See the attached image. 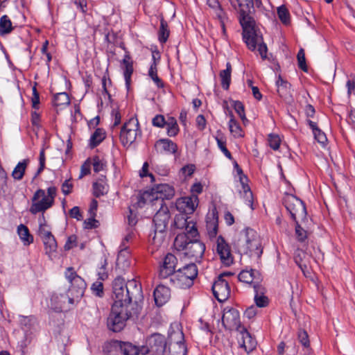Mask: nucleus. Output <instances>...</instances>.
Listing matches in <instances>:
<instances>
[{
  "mask_svg": "<svg viewBox=\"0 0 355 355\" xmlns=\"http://www.w3.org/2000/svg\"><path fill=\"white\" fill-rule=\"evenodd\" d=\"M196 167L193 164H188L181 168V172L184 176L187 178L191 176L193 173Z\"/></svg>",
  "mask_w": 355,
  "mask_h": 355,
  "instance_id": "69168bd1",
  "label": "nucleus"
},
{
  "mask_svg": "<svg viewBox=\"0 0 355 355\" xmlns=\"http://www.w3.org/2000/svg\"><path fill=\"white\" fill-rule=\"evenodd\" d=\"M216 252L223 265L230 266L233 263V257L230 246L222 236H218L216 240Z\"/></svg>",
  "mask_w": 355,
  "mask_h": 355,
  "instance_id": "aec40b11",
  "label": "nucleus"
},
{
  "mask_svg": "<svg viewBox=\"0 0 355 355\" xmlns=\"http://www.w3.org/2000/svg\"><path fill=\"white\" fill-rule=\"evenodd\" d=\"M13 28L12 22L7 15H3L0 18V35H3L10 33Z\"/></svg>",
  "mask_w": 355,
  "mask_h": 355,
  "instance_id": "37998d69",
  "label": "nucleus"
},
{
  "mask_svg": "<svg viewBox=\"0 0 355 355\" xmlns=\"http://www.w3.org/2000/svg\"><path fill=\"white\" fill-rule=\"evenodd\" d=\"M298 339L300 343L307 350H310V342L309 339V335L305 330L300 329L298 332Z\"/></svg>",
  "mask_w": 355,
  "mask_h": 355,
  "instance_id": "864d4df0",
  "label": "nucleus"
},
{
  "mask_svg": "<svg viewBox=\"0 0 355 355\" xmlns=\"http://www.w3.org/2000/svg\"><path fill=\"white\" fill-rule=\"evenodd\" d=\"M90 166H92L94 175H99L101 177H105L107 171V162L103 153H97L90 157Z\"/></svg>",
  "mask_w": 355,
  "mask_h": 355,
  "instance_id": "4be33fe9",
  "label": "nucleus"
},
{
  "mask_svg": "<svg viewBox=\"0 0 355 355\" xmlns=\"http://www.w3.org/2000/svg\"><path fill=\"white\" fill-rule=\"evenodd\" d=\"M182 234H186L189 237L194 238L198 234V230L196 227L195 223L189 220L187 226H185V230Z\"/></svg>",
  "mask_w": 355,
  "mask_h": 355,
  "instance_id": "6e6d98bb",
  "label": "nucleus"
},
{
  "mask_svg": "<svg viewBox=\"0 0 355 355\" xmlns=\"http://www.w3.org/2000/svg\"><path fill=\"white\" fill-rule=\"evenodd\" d=\"M276 85L277 87V92L282 98H284L286 100L291 98L292 94L291 92L290 83L283 80L279 76L276 81Z\"/></svg>",
  "mask_w": 355,
  "mask_h": 355,
  "instance_id": "7c9ffc66",
  "label": "nucleus"
},
{
  "mask_svg": "<svg viewBox=\"0 0 355 355\" xmlns=\"http://www.w3.org/2000/svg\"><path fill=\"white\" fill-rule=\"evenodd\" d=\"M177 263V258L173 254L168 253L160 264L159 276L165 279L174 274Z\"/></svg>",
  "mask_w": 355,
  "mask_h": 355,
  "instance_id": "412c9836",
  "label": "nucleus"
},
{
  "mask_svg": "<svg viewBox=\"0 0 355 355\" xmlns=\"http://www.w3.org/2000/svg\"><path fill=\"white\" fill-rule=\"evenodd\" d=\"M17 232L24 245H29L33 241V238L30 234L28 227L24 225L21 224L18 226Z\"/></svg>",
  "mask_w": 355,
  "mask_h": 355,
  "instance_id": "ea45409f",
  "label": "nucleus"
},
{
  "mask_svg": "<svg viewBox=\"0 0 355 355\" xmlns=\"http://www.w3.org/2000/svg\"><path fill=\"white\" fill-rule=\"evenodd\" d=\"M139 350L141 354L164 355L166 353L164 336L159 334L151 335L147 340V345L142 346Z\"/></svg>",
  "mask_w": 355,
  "mask_h": 355,
  "instance_id": "9b49d317",
  "label": "nucleus"
},
{
  "mask_svg": "<svg viewBox=\"0 0 355 355\" xmlns=\"http://www.w3.org/2000/svg\"><path fill=\"white\" fill-rule=\"evenodd\" d=\"M347 87L348 95L349 96H350V95L355 96V78L349 80L347 82Z\"/></svg>",
  "mask_w": 355,
  "mask_h": 355,
  "instance_id": "774afa93",
  "label": "nucleus"
},
{
  "mask_svg": "<svg viewBox=\"0 0 355 355\" xmlns=\"http://www.w3.org/2000/svg\"><path fill=\"white\" fill-rule=\"evenodd\" d=\"M69 216L76 218L77 220H82L83 219V213L80 211L79 207H73L69 211Z\"/></svg>",
  "mask_w": 355,
  "mask_h": 355,
  "instance_id": "0e129e2a",
  "label": "nucleus"
},
{
  "mask_svg": "<svg viewBox=\"0 0 355 355\" xmlns=\"http://www.w3.org/2000/svg\"><path fill=\"white\" fill-rule=\"evenodd\" d=\"M233 245L241 254L259 258L262 254L261 243L257 232L251 228H245L234 237Z\"/></svg>",
  "mask_w": 355,
  "mask_h": 355,
  "instance_id": "f257e3e1",
  "label": "nucleus"
},
{
  "mask_svg": "<svg viewBox=\"0 0 355 355\" xmlns=\"http://www.w3.org/2000/svg\"><path fill=\"white\" fill-rule=\"evenodd\" d=\"M308 255L301 250H297L295 253V261L300 266L302 271L307 268L305 260L308 258Z\"/></svg>",
  "mask_w": 355,
  "mask_h": 355,
  "instance_id": "de8ad7c7",
  "label": "nucleus"
},
{
  "mask_svg": "<svg viewBox=\"0 0 355 355\" xmlns=\"http://www.w3.org/2000/svg\"><path fill=\"white\" fill-rule=\"evenodd\" d=\"M237 333L236 337L239 346L243 348L247 353L252 352L256 347L255 340L252 338L245 327L241 328Z\"/></svg>",
  "mask_w": 355,
  "mask_h": 355,
  "instance_id": "393cba45",
  "label": "nucleus"
},
{
  "mask_svg": "<svg viewBox=\"0 0 355 355\" xmlns=\"http://www.w3.org/2000/svg\"><path fill=\"white\" fill-rule=\"evenodd\" d=\"M174 189L167 184H161L150 191H146L140 196L138 203L140 207L150 202L153 206H164V200L170 199L174 196Z\"/></svg>",
  "mask_w": 355,
  "mask_h": 355,
  "instance_id": "20e7f679",
  "label": "nucleus"
},
{
  "mask_svg": "<svg viewBox=\"0 0 355 355\" xmlns=\"http://www.w3.org/2000/svg\"><path fill=\"white\" fill-rule=\"evenodd\" d=\"M152 123L154 126L163 128L165 125L166 121L164 116L157 115L153 119Z\"/></svg>",
  "mask_w": 355,
  "mask_h": 355,
  "instance_id": "338daca9",
  "label": "nucleus"
},
{
  "mask_svg": "<svg viewBox=\"0 0 355 355\" xmlns=\"http://www.w3.org/2000/svg\"><path fill=\"white\" fill-rule=\"evenodd\" d=\"M277 15L279 19L284 24H287L290 20V15L288 9L284 6H281L277 8Z\"/></svg>",
  "mask_w": 355,
  "mask_h": 355,
  "instance_id": "603ef678",
  "label": "nucleus"
},
{
  "mask_svg": "<svg viewBox=\"0 0 355 355\" xmlns=\"http://www.w3.org/2000/svg\"><path fill=\"white\" fill-rule=\"evenodd\" d=\"M106 131L102 128H96L90 135V148L98 146L106 138Z\"/></svg>",
  "mask_w": 355,
  "mask_h": 355,
  "instance_id": "2f4dec72",
  "label": "nucleus"
},
{
  "mask_svg": "<svg viewBox=\"0 0 355 355\" xmlns=\"http://www.w3.org/2000/svg\"><path fill=\"white\" fill-rule=\"evenodd\" d=\"M239 279L246 284H251L253 282L254 279V271L250 270H243L239 275Z\"/></svg>",
  "mask_w": 355,
  "mask_h": 355,
  "instance_id": "09e8293b",
  "label": "nucleus"
},
{
  "mask_svg": "<svg viewBox=\"0 0 355 355\" xmlns=\"http://www.w3.org/2000/svg\"><path fill=\"white\" fill-rule=\"evenodd\" d=\"M237 175L239 177V180L242 185L245 198H246V205L250 207L252 209H253V199H252V193L251 192L248 184H245L247 182V177L243 173L242 169L239 167L236 169Z\"/></svg>",
  "mask_w": 355,
  "mask_h": 355,
  "instance_id": "c756f323",
  "label": "nucleus"
},
{
  "mask_svg": "<svg viewBox=\"0 0 355 355\" xmlns=\"http://www.w3.org/2000/svg\"><path fill=\"white\" fill-rule=\"evenodd\" d=\"M160 209L155 214L153 222L155 223V232H164L169 218V213L166 206H159Z\"/></svg>",
  "mask_w": 355,
  "mask_h": 355,
  "instance_id": "5701e85b",
  "label": "nucleus"
},
{
  "mask_svg": "<svg viewBox=\"0 0 355 355\" xmlns=\"http://www.w3.org/2000/svg\"><path fill=\"white\" fill-rule=\"evenodd\" d=\"M130 254L128 247L121 248L116 259V268L121 271H124L130 266Z\"/></svg>",
  "mask_w": 355,
  "mask_h": 355,
  "instance_id": "cd10ccee",
  "label": "nucleus"
},
{
  "mask_svg": "<svg viewBox=\"0 0 355 355\" xmlns=\"http://www.w3.org/2000/svg\"><path fill=\"white\" fill-rule=\"evenodd\" d=\"M164 232H155V236L152 240V245L156 250L161 248L165 243Z\"/></svg>",
  "mask_w": 355,
  "mask_h": 355,
  "instance_id": "3c124183",
  "label": "nucleus"
},
{
  "mask_svg": "<svg viewBox=\"0 0 355 355\" xmlns=\"http://www.w3.org/2000/svg\"><path fill=\"white\" fill-rule=\"evenodd\" d=\"M65 277L71 285L69 289L72 290V292L76 293V298H80L86 288L85 281L76 274L72 267L67 268Z\"/></svg>",
  "mask_w": 355,
  "mask_h": 355,
  "instance_id": "dca6fc26",
  "label": "nucleus"
},
{
  "mask_svg": "<svg viewBox=\"0 0 355 355\" xmlns=\"http://www.w3.org/2000/svg\"><path fill=\"white\" fill-rule=\"evenodd\" d=\"M239 22L243 28V39L248 49L254 51L257 47L261 58H266L267 46L263 41L261 35L257 30L253 15L249 17V19H244V21H239Z\"/></svg>",
  "mask_w": 355,
  "mask_h": 355,
  "instance_id": "7ed1b4c3",
  "label": "nucleus"
},
{
  "mask_svg": "<svg viewBox=\"0 0 355 355\" xmlns=\"http://www.w3.org/2000/svg\"><path fill=\"white\" fill-rule=\"evenodd\" d=\"M169 36V30L168 24L163 17L160 19V28L158 33L159 40L162 43H165Z\"/></svg>",
  "mask_w": 355,
  "mask_h": 355,
  "instance_id": "a18cd8bd",
  "label": "nucleus"
},
{
  "mask_svg": "<svg viewBox=\"0 0 355 355\" xmlns=\"http://www.w3.org/2000/svg\"><path fill=\"white\" fill-rule=\"evenodd\" d=\"M105 355H139V348L130 343L112 340L103 346Z\"/></svg>",
  "mask_w": 355,
  "mask_h": 355,
  "instance_id": "0eeeda50",
  "label": "nucleus"
},
{
  "mask_svg": "<svg viewBox=\"0 0 355 355\" xmlns=\"http://www.w3.org/2000/svg\"><path fill=\"white\" fill-rule=\"evenodd\" d=\"M43 243L45 247L46 253L51 256L57 250V242L53 235L42 239Z\"/></svg>",
  "mask_w": 355,
  "mask_h": 355,
  "instance_id": "a19ab883",
  "label": "nucleus"
},
{
  "mask_svg": "<svg viewBox=\"0 0 355 355\" xmlns=\"http://www.w3.org/2000/svg\"><path fill=\"white\" fill-rule=\"evenodd\" d=\"M307 122L312 129L315 139L317 140L322 146H325L327 142V138L324 132L318 128L315 122L311 120H308Z\"/></svg>",
  "mask_w": 355,
  "mask_h": 355,
  "instance_id": "72a5a7b5",
  "label": "nucleus"
},
{
  "mask_svg": "<svg viewBox=\"0 0 355 355\" xmlns=\"http://www.w3.org/2000/svg\"><path fill=\"white\" fill-rule=\"evenodd\" d=\"M94 266L96 268L97 273L101 281L92 284L91 291L92 294L97 297L102 298L104 296L103 284L101 281L107 277L105 266L107 265L106 257L102 254L99 257L94 258Z\"/></svg>",
  "mask_w": 355,
  "mask_h": 355,
  "instance_id": "6e6552de",
  "label": "nucleus"
},
{
  "mask_svg": "<svg viewBox=\"0 0 355 355\" xmlns=\"http://www.w3.org/2000/svg\"><path fill=\"white\" fill-rule=\"evenodd\" d=\"M107 185L106 183V176L101 177L98 178L93 183V194L96 197H100L107 193Z\"/></svg>",
  "mask_w": 355,
  "mask_h": 355,
  "instance_id": "473e14b6",
  "label": "nucleus"
},
{
  "mask_svg": "<svg viewBox=\"0 0 355 355\" xmlns=\"http://www.w3.org/2000/svg\"><path fill=\"white\" fill-rule=\"evenodd\" d=\"M165 125H166L167 134L168 136L173 137L178 133V125L176 120L173 117L168 118Z\"/></svg>",
  "mask_w": 355,
  "mask_h": 355,
  "instance_id": "49530a36",
  "label": "nucleus"
},
{
  "mask_svg": "<svg viewBox=\"0 0 355 355\" xmlns=\"http://www.w3.org/2000/svg\"><path fill=\"white\" fill-rule=\"evenodd\" d=\"M212 291L215 297L219 302L227 300L230 295V288L227 281L219 276L212 286Z\"/></svg>",
  "mask_w": 355,
  "mask_h": 355,
  "instance_id": "6ab92c4d",
  "label": "nucleus"
},
{
  "mask_svg": "<svg viewBox=\"0 0 355 355\" xmlns=\"http://www.w3.org/2000/svg\"><path fill=\"white\" fill-rule=\"evenodd\" d=\"M78 243L79 239L78 236L76 234H71L67 237L66 243L64 245V250L65 251H69L78 246Z\"/></svg>",
  "mask_w": 355,
  "mask_h": 355,
  "instance_id": "8fccbe9b",
  "label": "nucleus"
},
{
  "mask_svg": "<svg viewBox=\"0 0 355 355\" xmlns=\"http://www.w3.org/2000/svg\"><path fill=\"white\" fill-rule=\"evenodd\" d=\"M198 275V269L194 263L187 264L179 268L175 274L174 281L182 288H187L193 284V280Z\"/></svg>",
  "mask_w": 355,
  "mask_h": 355,
  "instance_id": "9d476101",
  "label": "nucleus"
},
{
  "mask_svg": "<svg viewBox=\"0 0 355 355\" xmlns=\"http://www.w3.org/2000/svg\"><path fill=\"white\" fill-rule=\"evenodd\" d=\"M229 128L232 135L234 137H243V130L238 123V122L234 119L233 115L230 114V119L229 121Z\"/></svg>",
  "mask_w": 355,
  "mask_h": 355,
  "instance_id": "79ce46f5",
  "label": "nucleus"
},
{
  "mask_svg": "<svg viewBox=\"0 0 355 355\" xmlns=\"http://www.w3.org/2000/svg\"><path fill=\"white\" fill-rule=\"evenodd\" d=\"M78 299L76 298V293L71 289L65 293H54L51 298V308L56 312L67 311Z\"/></svg>",
  "mask_w": 355,
  "mask_h": 355,
  "instance_id": "1a4fd4ad",
  "label": "nucleus"
},
{
  "mask_svg": "<svg viewBox=\"0 0 355 355\" xmlns=\"http://www.w3.org/2000/svg\"><path fill=\"white\" fill-rule=\"evenodd\" d=\"M297 61L299 67L304 71H307V67L306 64L305 53L304 49H301L297 53Z\"/></svg>",
  "mask_w": 355,
  "mask_h": 355,
  "instance_id": "bf43d9fd",
  "label": "nucleus"
},
{
  "mask_svg": "<svg viewBox=\"0 0 355 355\" xmlns=\"http://www.w3.org/2000/svg\"><path fill=\"white\" fill-rule=\"evenodd\" d=\"M231 72L232 66L230 62L226 64V69L222 70L220 72V78L221 79V85L223 89H227L229 88L231 81Z\"/></svg>",
  "mask_w": 355,
  "mask_h": 355,
  "instance_id": "58836bf2",
  "label": "nucleus"
},
{
  "mask_svg": "<svg viewBox=\"0 0 355 355\" xmlns=\"http://www.w3.org/2000/svg\"><path fill=\"white\" fill-rule=\"evenodd\" d=\"M295 222V235L297 239L300 241H304L307 238V223L308 220L305 222V223H301L300 220H297Z\"/></svg>",
  "mask_w": 355,
  "mask_h": 355,
  "instance_id": "e433bc0d",
  "label": "nucleus"
},
{
  "mask_svg": "<svg viewBox=\"0 0 355 355\" xmlns=\"http://www.w3.org/2000/svg\"><path fill=\"white\" fill-rule=\"evenodd\" d=\"M223 326L229 330L239 331L243 327L241 326L239 313L233 308L227 307L223 311L222 316Z\"/></svg>",
  "mask_w": 355,
  "mask_h": 355,
  "instance_id": "2eb2a0df",
  "label": "nucleus"
},
{
  "mask_svg": "<svg viewBox=\"0 0 355 355\" xmlns=\"http://www.w3.org/2000/svg\"><path fill=\"white\" fill-rule=\"evenodd\" d=\"M155 150L160 153H175L178 150L177 145L172 141L163 139L157 141L155 144Z\"/></svg>",
  "mask_w": 355,
  "mask_h": 355,
  "instance_id": "c85d7f7f",
  "label": "nucleus"
},
{
  "mask_svg": "<svg viewBox=\"0 0 355 355\" xmlns=\"http://www.w3.org/2000/svg\"><path fill=\"white\" fill-rule=\"evenodd\" d=\"M198 204L197 195L191 194L190 196H185L179 198L176 201V207L182 213L185 214H192Z\"/></svg>",
  "mask_w": 355,
  "mask_h": 355,
  "instance_id": "a211bd4d",
  "label": "nucleus"
},
{
  "mask_svg": "<svg viewBox=\"0 0 355 355\" xmlns=\"http://www.w3.org/2000/svg\"><path fill=\"white\" fill-rule=\"evenodd\" d=\"M233 107L236 112V113L239 114V116L241 117V119L244 121L246 119L245 112H244V107L242 103L240 101H234L233 102Z\"/></svg>",
  "mask_w": 355,
  "mask_h": 355,
  "instance_id": "680f3d73",
  "label": "nucleus"
},
{
  "mask_svg": "<svg viewBox=\"0 0 355 355\" xmlns=\"http://www.w3.org/2000/svg\"><path fill=\"white\" fill-rule=\"evenodd\" d=\"M111 116L113 121L111 128L113 129L121 123V114L118 107L112 109Z\"/></svg>",
  "mask_w": 355,
  "mask_h": 355,
  "instance_id": "5fc2aeb1",
  "label": "nucleus"
},
{
  "mask_svg": "<svg viewBox=\"0 0 355 355\" xmlns=\"http://www.w3.org/2000/svg\"><path fill=\"white\" fill-rule=\"evenodd\" d=\"M205 246L200 241H190L184 254L194 261L200 259L205 252Z\"/></svg>",
  "mask_w": 355,
  "mask_h": 355,
  "instance_id": "b1692460",
  "label": "nucleus"
},
{
  "mask_svg": "<svg viewBox=\"0 0 355 355\" xmlns=\"http://www.w3.org/2000/svg\"><path fill=\"white\" fill-rule=\"evenodd\" d=\"M31 201L32 204L29 211L32 214H36L39 212L44 213L53 205V202L46 197V191L43 189L36 191Z\"/></svg>",
  "mask_w": 355,
  "mask_h": 355,
  "instance_id": "4468645a",
  "label": "nucleus"
},
{
  "mask_svg": "<svg viewBox=\"0 0 355 355\" xmlns=\"http://www.w3.org/2000/svg\"><path fill=\"white\" fill-rule=\"evenodd\" d=\"M206 228L210 238H214L216 236L218 231V214L215 209L207 214Z\"/></svg>",
  "mask_w": 355,
  "mask_h": 355,
  "instance_id": "a878e982",
  "label": "nucleus"
},
{
  "mask_svg": "<svg viewBox=\"0 0 355 355\" xmlns=\"http://www.w3.org/2000/svg\"><path fill=\"white\" fill-rule=\"evenodd\" d=\"M189 221H188V218L184 216H179L175 217V226L183 230H185V226H187Z\"/></svg>",
  "mask_w": 355,
  "mask_h": 355,
  "instance_id": "e2e57ef3",
  "label": "nucleus"
},
{
  "mask_svg": "<svg viewBox=\"0 0 355 355\" xmlns=\"http://www.w3.org/2000/svg\"><path fill=\"white\" fill-rule=\"evenodd\" d=\"M171 297L170 289L163 285H159L154 291L155 302L158 306L166 303Z\"/></svg>",
  "mask_w": 355,
  "mask_h": 355,
  "instance_id": "bb28decb",
  "label": "nucleus"
},
{
  "mask_svg": "<svg viewBox=\"0 0 355 355\" xmlns=\"http://www.w3.org/2000/svg\"><path fill=\"white\" fill-rule=\"evenodd\" d=\"M190 241L189 237L186 234H179L175 239L174 247L178 251H186Z\"/></svg>",
  "mask_w": 355,
  "mask_h": 355,
  "instance_id": "4c0bfd02",
  "label": "nucleus"
},
{
  "mask_svg": "<svg viewBox=\"0 0 355 355\" xmlns=\"http://www.w3.org/2000/svg\"><path fill=\"white\" fill-rule=\"evenodd\" d=\"M184 334L178 327L176 330H172L168 336V349L164 355H186L187 348L183 343Z\"/></svg>",
  "mask_w": 355,
  "mask_h": 355,
  "instance_id": "f8f14e48",
  "label": "nucleus"
},
{
  "mask_svg": "<svg viewBox=\"0 0 355 355\" xmlns=\"http://www.w3.org/2000/svg\"><path fill=\"white\" fill-rule=\"evenodd\" d=\"M53 103L57 109L62 110L70 103L69 95L66 92L58 93L54 96Z\"/></svg>",
  "mask_w": 355,
  "mask_h": 355,
  "instance_id": "f704fd0d",
  "label": "nucleus"
},
{
  "mask_svg": "<svg viewBox=\"0 0 355 355\" xmlns=\"http://www.w3.org/2000/svg\"><path fill=\"white\" fill-rule=\"evenodd\" d=\"M281 139L277 135L270 134L268 136V143L271 148L276 150L279 148Z\"/></svg>",
  "mask_w": 355,
  "mask_h": 355,
  "instance_id": "4d7b16f0",
  "label": "nucleus"
},
{
  "mask_svg": "<svg viewBox=\"0 0 355 355\" xmlns=\"http://www.w3.org/2000/svg\"><path fill=\"white\" fill-rule=\"evenodd\" d=\"M37 232L42 240L53 235L45 223H40Z\"/></svg>",
  "mask_w": 355,
  "mask_h": 355,
  "instance_id": "13d9d810",
  "label": "nucleus"
},
{
  "mask_svg": "<svg viewBox=\"0 0 355 355\" xmlns=\"http://www.w3.org/2000/svg\"><path fill=\"white\" fill-rule=\"evenodd\" d=\"M122 63L124 67L123 74L125 80V84L127 87H129L130 84L131 75L133 72V67L132 63L130 61V58L128 55H125L124 58L123 59Z\"/></svg>",
  "mask_w": 355,
  "mask_h": 355,
  "instance_id": "c9c22d12",
  "label": "nucleus"
},
{
  "mask_svg": "<svg viewBox=\"0 0 355 355\" xmlns=\"http://www.w3.org/2000/svg\"><path fill=\"white\" fill-rule=\"evenodd\" d=\"M286 209L294 221L300 220L305 223L307 220V212L304 202L292 194H287L284 200Z\"/></svg>",
  "mask_w": 355,
  "mask_h": 355,
  "instance_id": "423d86ee",
  "label": "nucleus"
},
{
  "mask_svg": "<svg viewBox=\"0 0 355 355\" xmlns=\"http://www.w3.org/2000/svg\"><path fill=\"white\" fill-rule=\"evenodd\" d=\"M141 296V288L137 282L130 280L127 283L124 279L116 277L113 282L114 302H119L122 305L130 306L132 298L137 299Z\"/></svg>",
  "mask_w": 355,
  "mask_h": 355,
  "instance_id": "f03ea898",
  "label": "nucleus"
},
{
  "mask_svg": "<svg viewBox=\"0 0 355 355\" xmlns=\"http://www.w3.org/2000/svg\"><path fill=\"white\" fill-rule=\"evenodd\" d=\"M129 307L128 305L114 302L107 318V327L110 330L119 332L125 327L127 320L131 315Z\"/></svg>",
  "mask_w": 355,
  "mask_h": 355,
  "instance_id": "39448f33",
  "label": "nucleus"
},
{
  "mask_svg": "<svg viewBox=\"0 0 355 355\" xmlns=\"http://www.w3.org/2000/svg\"><path fill=\"white\" fill-rule=\"evenodd\" d=\"M231 4L237 12L239 21L249 19L254 15L253 0H231Z\"/></svg>",
  "mask_w": 355,
  "mask_h": 355,
  "instance_id": "f3484780",
  "label": "nucleus"
},
{
  "mask_svg": "<svg viewBox=\"0 0 355 355\" xmlns=\"http://www.w3.org/2000/svg\"><path fill=\"white\" fill-rule=\"evenodd\" d=\"M98 202L96 200H92L90 205V228H96L100 225V223L98 220H96L92 217L93 209H96Z\"/></svg>",
  "mask_w": 355,
  "mask_h": 355,
  "instance_id": "052dcab7",
  "label": "nucleus"
},
{
  "mask_svg": "<svg viewBox=\"0 0 355 355\" xmlns=\"http://www.w3.org/2000/svg\"><path fill=\"white\" fill-rule=\"evenodd\" d=\"M139 133L138 120L131 118L123 125L120 133V140L123 146H129L136 140Z\"/></svg>",
  "mask_w": 355,
  "mask_h": 355,
  "instance_id": "ddd939ff",
  "label": "nucleus"
},
{
  "mask_svg": "<svg viewBox=\"0 0 355 355\" xmlns=\"http://www.w3.org/2000/svg\"><path fill=\"white\" fill-rule=\"evenodd\" d=\"M28 162V160L24 159L22 162L18 163V164L15 166L12 173V176L14 179L17 180H20L22 179Z\"/></svg>",
  "mask_w": 355,
  "mask_h": 355,
  "instance_id": "c03bdc74",
  "label": "nucleus"
}]
</instances>
